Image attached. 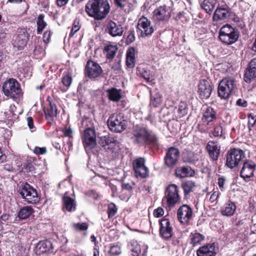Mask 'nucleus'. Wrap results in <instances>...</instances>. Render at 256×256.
I'll list each match as a JSON object with an SVG mask.
<instances>
[{
  "label": "nucleus",
  "instance_id": "obj_1",
  "mask_svg": "<svg viewBox=\"0 0 256 256\" xmlns=\"http://www.w3.org/2000/svg\"><path fill=\"white\" fill-rule=\"evenodd\" d=\"M110 11V6L106 0H89L86 6L88 14L96 20L104 18Z\"/></svg>",
  "mask_w": 256,
  "mask_h": 256
},
{
  "label": "nucleus",
  "instance_id": "obj_2",
  "mask_svg": "<svg viewBox=\"0 0 256 256\" xmlns=\"http://www.w3.org/2000/svg\"><path fill=\"white\" fill-rule=\"evenodd\" d=\"M239 36L238 30L228 24L222 26L219 32L220 40L222 43L227 45L235 43L238 40Z\"/></svg>",
  "mask_w": 256,
  "mask_h": 256
},
{
  "label": "nucleus",
  "instance_id": "obj_3",
  "mask_svg": "<svg viewBox=\"0 0 256 256\" xmlns=\"http://www.w3.org/2000/svg\"><path fill=\"white\" fill-rule=\"evenodd\" d=\"M236 87V82L234 78H226L220 82L218 86V94L221 98L224 100L229 98Z\"/></svg>",
  "mask_w": 256,
  "mask_h": 256
},
{
  "label": "nucleus",
  "instance_id": "obj_4",
  "mask_svg": "<svg viewBox=\"0 0 256 256\" xmlns=\"http://www.w3.org/2000/svg\"><path fill=\"white\" fill-rule=\"evenodd\" d=\"M162 201L166 202V206L170 208L180 203V197L178 194V188L176 184H170L166 187Z\"/></svg>",
  "mask_w": 256,
  "mask_h": 256
},
{
  "label": "nucleus",
  "instance_id": "obj_5",
  "mask_svg": "<svg viewBox=\"0 0 256 256\" xmlns=\"http://www.w3.org/2000/svg\"><path fill=\"white\" fill-rule=\"evenodd\" d=\"M108 126L110 130L116 132H122L126 128V121L122 114L114 113L111 114L108 120Z\"/></svg>",
  "mask_w": 256,
  "mask_h": 256
},
{
  "label": "nucleus",
  "instance_id": "obj_6",
  "mask_svg": "<svg viewBox=\"0 0 256 256\" xmlns=\"http://www.w3.org/2000/svg\"><path fill=\"white\" fill-rule=\"evenodd\" d=\"M244 158V153L240 149L233 148L229 150L227 154L226 165L230 168L236 167L242 162Z\"/></svg>",
  "mask_w": 256,
  "mask_h": 256
},
{
  "label": "nucleus",
  "instance_id": "obj_7",
  "mask_svg": "<svg viewBox=\"0 0 256 256\" xmlns=\"http://www.w3.org/2000/svg\"><path fill=\"white\" fill-rule=\"evenodd\" d=\"M20 194L24 200L28 204H36L40 200L36 190L27 183L22 186Z\"/></svg>",
  "mask_w": 256,
  "mask_h": 256
},
{
  "label": "nucleus",
  "instance_id": "obj_8",
  "mask_svg": "<svg viewBox=\"0 0 256 256\" xmlns=\"http://www.w3.org/2000/svg\"><path fill=\"white\" fill-rule=\"evenodd\" d=\"M2 90L4 95L11 98H15L21 92L18 82L14 78L5 82L2 86Z\"/></svg>",
  "mask_w": 256,
  "mask_h": 256
},
{
  "label": "nucleus",
  "instance_id": "obj_9",
  "mask_svg": "<svg viewBox=\"0 0 256 256\" xmlns=\"http://www.w3.org/2000/svg\"><path fill=\"white\" fill-rule=\"evenodd\" d=\"M82 142L86 152L88 153L96 146V136L95 130L92 128H86L82 136Z\"/></svg>",
  "mask_w": 256,
  "mask_h": 256
},
{
  "label": "nucleus",
  "instance_id": "obj_10",
  "mask_svg": "<svg viewBox=\"0 0 256 256\" xmlns=\"http://www.w3.org/2000/svg\"><path fill=\"white\" fill-rule=\"evenodd\" d=\"M180 155V151L177 148L174 147L170 148L167 150L164 158L165 165L169 168H173L176 165Z\"/></svg>",
  "mask_w": 256,
  "mask_h": 256
},
{
  "label": "nucleus",
  "instance_id": "obj_11",
  "mask_svg": "<svg viewBox=\"0 0 256 256\" xmlns=\"http://www.w3.org/2000/svg\"><path fill=\"white\" fill-rule=\"evenodd\" d=\"M192 210L189 206L184 204L180 207L178 210V220L180 223L186 224L192 218Z\"/></svg>",
  "mask_w": 256,
  "mask_h": 256
},
{
  "label": "nucleus",
  "instance_id": "obj_12",
  "mask_svg": "<svg viewBox=\"0 0 256 256\" xmlns=\"http://www.w3.org/2000/svg\"><path fill=\"white\" fill-rule=\"evenodd\" d=\"M160 234L165 240L170 238L173 234V229L170 221L166 218H162L159 220Z\"/></svg>",
  "mask_w": 256,
  "mask_h": 256
},
{
  "label": "nucleus",
  "instance_id": "obj_13",
  "mask_svg": "<svg viewBox=\"0 0 256 256\" xmlns=\"http://www.w3.org/2000/svg\"><path fill=\"white\" fill-rule=\"evenodd\" d=\"M86 72L90 78H96L100 75L102 70L97 62L92 60H88L86 68Z\"/></svg>",
  "mask_w": 256,
  "mask_h": 256
},
{
  "label": "nucleus",
  "instance_id": "obj_14",
  "mask_svg": "<svg viewBox=\"0 0 256 256\" xmlns=\"http://www.w3.org/2000/svg\"><path fill=\"white\" fill-rule=\"evenodd\" d=\"M256 168V164L250 160L244 162L240 171V176L246 181L254 176V172Z\"/></svg>",
  "mask_w": 256,
  "mask_h": 256
},
{
  "label": "nucleus",
  "instance_id": "obj_15",
  "mask_svg": "<svg viewBox=\"0 0 256 256\" xmlns=\"http://www.w3.org/2000/svg\"><path fill=\"white\" fill-rule=\"evenodd\" d=\"M212 92V87L209 82L202 80L200 81L198 86V92L202 99L210 98Z\"/></svg>",
  "mask_w": 256,
  "mask_h": 256
},
{
  "label": "nucleus",
  "instance_id": "obj_16",
  "mask_svg": "<svg viewBox=\"0 0 256 256\" xmlns=\"http://www.w3.org/2000/svg\"><path fill=\"white\" fill-rule=\"evenodd\" d=\"M170 6L164 4L154 10V16L158 20H164L170 17Z\"/></svg>",
  "mask_w": 256,
  "mask_h": 256
},
{
  "label": "nucleus",
  "instance_id": "obj_17",
  "mask_svg": "<svg viewBox=\"0 0 256 256\" xmlns=\"http://www.w3.org/2000/svg\"><path fill=\"white\" fill-rule=\"evenodd\" d=\"M206 149L210 158L213 160H216L218 159L220 154V146L218 145L216 142H209L206 145Z\"/></svg>",
  "mask_w": 256,
  "mask_h": 256
},
{
  "label": "nucleus",
  "instance_id": "obj_18",
  "mask_svg": "<svg viewBox=\"0 0 256 256\" xmlns=\"http://www.w3.org/2000/svg\"><path fill=\"white\" fill-rule=\"evenodd\" d=\"M232 11L228 8H218L215 10L212 19L214 20H224L230 17Z\"/></svg>",
  "mask_w": 256,
  "mask_h": 256
},
{
  "label": "nucleus",
  "instance_id": "obj_19",
  "mask_svg": "<svg viewBox=\"0 0 256 256\" xmlns=\"http://www.w3.org/2000/svg\"><path fill=\"white\" fill-rule=\"evenodd\" d=\"M216 119V112L214 108L208 107L204 110L202 114V121L203 122L208 124L214 122Z\"/></svg>",
  "mask_w": 256,
  "mask_h": 256
},
{
  "label": "nucleus",
  "instance_id": "obj_20",
  "mask_svg": "<svg viewBox=\"0 0 256 256\" xmlns=\"http://www.w3.org/2000/svg\"><path fill=\"white\" fill-rule=\"evenodd\" d=\"M133 168L135 176L137 178H144V159L138 158L133 162Z\"/></svg>",
  "mask_w": 256,
  "mask_h": 256
},
{
  "label": "nucleus",
  "instance_id": "obj_21",
  "mask_svg": "<svg viewBox=\"0 0 256 256\" xmlns=\"http://www.w3.org/2000/svg\"><path fill=\"white\" fill-rule=\"evenodd\" d=\"M175 173L176 177L180 178L192 176L195 174L194 170L189 166L178 167L176 169Z\"/></svg>",
  "mask_w": 256,
  "mask_h": 256
},
{
  "label": "nucleus",
  "instance_id": "obj_22",
  "mask_svg": "<svg viewBox=\"0 0 256 256\" xmlns=\"http://www.w3.org/2000/svg\"><path fill=\"white\" fill-rule=\"evenodd\" d=\"M28 39L27 34L24 31L20 32L14 40V46L17 47L19 50L22 49L26 46Z\"/></svg>",
  "mask_w": 256,
  "mask_h": 256
},
{
  "label": "nucleus",
  "instance_id": "obj_23",
  "mask_svg": "<svg viewBox=\"0 0 256 256\" xmlns=\"http://www.w3.org/2000/svg\"><path fill=\"white\" fill-rule=\"evenodd\" d=\"M216 254L214 244L200 248L197 251L198 256H214Z\"/></svg>",
  "mask_w": 256,
  "mask_h": 256
},
{
  "label": "nucleus",
  "instance_id": "obj_24",
  "mask_svg": "<svg viewBox=\"0 0 256 256\" xmlns=\"http://www.w3.org/2000/svg\"><path fill=\"white\" fill-rule=\"evenodd\" d=\"M107 27L109 34L112 36H120L122 34V28L114 22H109Z\"/></svg>",
  "mask_w": 256,
  "mask_h": 256
},
{
  "label": "nucleus",
  "instance_id": "obj_25",
  "mask_svg": "<svg viewBox=\"0 0 256 256\" xmlns=\"http://www.w3.org/2000/svg\"><path fill=\"white\" fill-rule=\"evenodd\" d=\"M36 250L38 254L50 252L52 249V244L50 240L40 241L36 246Z\"/></svg>",
  "mask_w": 256,
  "mask_h": 256
},
{
  "label": "nucleus",
  "instance_id": "obj_26",
  "mask_svg": "<svg viewBox=\"0 0 256 256\" xmlns=\"http://www.w3.org/2000/svg\"><path fill=\"white\" fill-rule=\"evenodd\" d=\"M236 210V206L231 201H228L221 208L223 216H231L233 215Z\"/></svg>",
  "mask_w": 256,
  "mask_h": 256
},
{
  "label": "nucleus",
  "instance_id": "obj_27",
  "mask_svg": "<svg viewBox=\"0 0 256 256\" xmlns=\"http://www.w3.org/2000/svg\"><path fill=\"white\" fill-rule=\"evenodd\" d=\"M58 109L55 104L50 102V106L44 110L46 119L50 123L53 120V118L56 116Z\"/></svg>",
  "mask_w": 256,
  "mask_h": 256
},
{
  "label": "nucleus",
  "instance_id": "obj_28",
  "mask_svg": "<svg viewBox=\"0 0 256 256\" xmlns=\"http://www.w3.org/2000/svg\"><path fill=\"white\" fill-rule=\"evenodd\" d=\"M34 212V210L30 206H23L19 210L18 216L20 220H25L29 218Z\"/></svg>",
  "mask_w": 256,
  "mask_h": 256
},
{
  "label": "nucleus",
  "instance_id": "obj_29",
  "mask_svg": "<svg viewBox=\"0 0 256 256\" xmlns=\"http://www.w3.org/2000/svg\"><path fill=\"white\" fill-rule=\"evenodd\" d=\"M64 208L68 212L74 211L76 209L75 200L70 197L64 196L63 198Z\"/></svg>",
  "mask_w": 256,
  "mask_h": 256
},
{
  "label": "nucleus",
  "instance_id": "obj_30",
  "mask_svg": "<svg viewBox=\"0 0 256 256\" xmlns=\"http://www.w3.org/2000/svg\"><path fill=\"white\" fill-rule=\"evenodd\" d=\"M135 50L134 48H128L126 52V64L128 67L132 68L134 66Z\"/></svg>",
  "mask_w": 256,
  "mask_h": 256
},
{
  "label": "nucleus",
  "instance_id": "obj_31",
  "mask_svg": "<svg viewBox=\"0 0 256 256\" xmlns=\"http://www.w3.org/2000/svg\"><path fill=\"white\" fill-rule=\"evenodd\" d=\"M134 140L138 143H142L144 141V128L136 126L134 131Z\"/></svg>",
  "mask_w": 256,
  "mask_h": 256
},
{
  "label": "nucleus",
  "instance_id": "obj_32",
  "mask_svg": "<svg viewBox=\"0 0 256 256\" xmlns=\"http://www.w3.org/2000/svg\"><path fill=\"white\" fill-rule=\"evenodd\" d=\"M147 88L150 90V104L156 107L162 102V97L156 90L152 92L151 88H150L148 86Z\"/></svg>",
  "mask_w": 256,
  "mask_h": 256
},
{
  "label": "nucleus",
  "instance_id": "obj_33",
  "mask_svg": "<svg viewBox=\"0 0 256 256\" xmlns=\"http://www.w3.org/2000/svg\"><path fill=\"white\" fill-rule=\"evenodd\" d=\"M117 51V48L112 44L106 45L104 49V53L108 59H112L114 58Z\"/></svg>",
  "mask_w": 256,
  "mask_h": 256
},
{
  "label": "nucleus",
  "instance_id": "obj_34",
  "mask_svg": "<svg viewBox=\"0 0 256 256\" xmlns=\"http://www.w3.org/2000/svg\"><path fill=\"white\" fill-rule=\"evenodd\" d=\"M145 144L148 143L153 146H158V140L155 134L150 131H148L145 129Z\"/></svg>",
  "mask_w": 256,
  "mask_h": 256
},
{
  "label": "nucleus",
  "instance_id": "obj_35",
  "mask_svg": "<svg viewBox=\"0 0 256 256\" xmlns=\"http://www.w3.org/2000/svg\"><path fill=\"white\" fill-rule=\"evenodd\" d=\"M216 0H204L201 4V6L206 12L211 14L216 4Z\"/></svg>",
  "mask_w": 256,
  "mask_h": 256
},
{
  "label": "nucleus",
  "instance_id": "obj_36",
  "mask_svg": "<svg viewBox=\"0 0 256 256\" xmlns=\"http://www.w3.org/2000/svg\"><path fill=\"white\" fill-rule=\"evenodd\" d=\"M182 186L184 190V195H186L193 190L196 186V184L195 182L192 180H186L182 184Z\"/></svg>",
  "mask_w": 256,
  "mask_h": 256
},
{
  "label": "nucleus",
  "instance_id": "obj_37",
  "mask_svg": "<svg viewBox=\"0 0 256 256\" xmlns=\"http://www.w3.org/2000/svg\"><path fill=\"white\" fill-rule=\"evenodd\" d=\"M110 100L114 102L118 101L122 98L120 90L115 88L108 90Z\"/></svg>",
  "mask_w": 256,
  "mask_h": 256
},
{
  "label": "nucleus",
  "instance_id": "obj_38",
  "mask_svg": "<svg viewBox=\"0 0 256 256\" xmlns=\"http://www.w3.org/2000/svg\"><path fill=\"white\" fill-rule=\"evenodd\" d=\"M36 25L38 34H40L47 25L46 22L44 20V16L43 14L38 16L37 18Z\"/></svg>",
  "mask_w": 256,
  "mask_h": 256
},
{
  "label": "nucleus",
  "instance_id": "obj_39",
  "mask_svg": "<svg viewBox=\"0 0 256 256\" xmlns=\"http://www.w3.org/2000/svg\"><path fill=\"white\" fill-rule=\"evenodd\" d=\"M134 256H138L141 252V248L137 241L132 240L129 246Z\"/></svg>",
  "mask_w": 256,
  "mask_h": 256
},
{
  "label": "nucleus",
  "instance_id": "obj_40",
  "mask_svg": "<svg viewBox=\"0 0 256 256\" xmlns=\"http://www.w3.org/2000/svg\"><path fill=\"white\" fill-rule=\"evenodd\" d=\"M256 78V71L250 70L248 68L244 74V80L246 82L250 83L252 80Z\"/></svg>",
  "mask_w": 256,
  "mask_h": 256
},
{
  "label": "nucleus",
  "instance_id": "obj_41",
  "mask_svg": "<svg viewBox=\"0 0 256 256\" xmlns=\"http://www.w3.org/2000/svg\"><path fill=\"white\" fill-rule=\"evenodd\" d=\"M256 78V71L250 70L248 68L244 74V80L246 82L250 83L252 80Z\"/></svg>",
  "mask_w": 256,
  "mask_h": 256
},
{
  "label": "nucleus",
  "instance_id": "obj_42",
  "mask_svg": "<svg viewBox=\"0 0 256 256\" xmlns=\"http://www.w3.org/2000/svg\"><path fill=\"white\" fill-rule=\"evenodd\" d=\"M198 160L196 154L194 152H190L184 155L183 157V161L188 164L194 163Z\"/></svg>",
  "mask_w": 256,
  "mask_h": 256
},
{
  "label": "nucleus",
  "instance_id": "obj_43",
  "mask_svg": "<svg viewBox=\"0 0 256 256\" xmlns=\"http://www.w3.org/2000/svg\"><path fill=\"white\" fill-rule=\"evenodd\" d=\"M204 239V236L199 233H194L192 234V237L191 238V244L194 246Z\"/></svg>",
  "mask_w": 256,
  "mask_h": 256
},
{
  "label": "nucleus",
  "instance_id": "obj_44",
  "mask_svg": "<svg viewBox=\"0 0 256 256\" xmlns=\"http://www.w3.org/2000/svg\"><path fill=\"white\" fill-rule=\"evenodd\" d=\"M188 112L187 104L184 102H180L178 105V113L180 118L186 115Z\"/></svg>",
  "mask_w": 256,
  "mask_h": 256
},
{
  "label": "nucleus",
  "instance_id": "obj_45",
  "mask_svg": "<svg viewBox=\"0 0 256 256\" xmlns=\"http://www.w3.org/2000/svg\"><path fill=\"white\" fill-rule=\"evenodd\" d=\"M72 80V76L69 73L64 74L62 78V84L67 88H68L70 86Z\"/></svg>",
  "mask_w": 256,
  "mask_h": 256
},
{
  "label": "nucleus",
  "instance_id": "obj_46",
  "mask_svg": "<svg viewBox=\"0 0 256 256\" xmlns=\"http://www.w3.org/2000/svg\"><path fill=\"white\" fill-rule=\"evenodd\" d=\"M222 128L220 125L216 126L213 130L210 133V137H218L222 135Z\"/></svg>",
  "mask_w": 256,
  "mask_h": 256
},
{
  "label": "nucleus",
  "instance_id": "obj_47",
  "mask_svg": "<svg viewBox=\"0 0 256 256\" xmlns=\"http://www.w3.org/2000/svg\"><path fill=\"white\" fill-rule=\"evenodd\" d=\"M80 27L79 20L76 18L73 22L70 36L72 37L80 30Z\"/></svg>",
  "mask_w": 256,
  "mask_h": 256
},
{
  "label": "nucleus",
  "instance_id": "obj_48",
  "mask_svg": "<svg viewBox=\"0 0 256 256\" xmlns=\"http://www.w3.org/2000/svg\"><path fill=\"white\" fill-rule=\"evenodd\" d=\"M102 143L103 146H108L112 143H114L116 140L113 138L110 137L108 136H105L101 138Z\"/></svg>",
  "mask_w": 256,
  "mask_h": 256
},
{
  "label": "nucleus",
  "instance_id": "obj_49",
  "mask_svg": "<svg viewBox=\"0 0 256 256\" xmlns=\"http://www.w3.org/2000/svg\"><path fill=\"white\" fill-rule=\"evenodd\" d=\"M154 28L150 24V21L145 18V36L151 34L154 32Z\"/></svg>",
  "mask_w": 256,
  "mask_h": 256
},
{
  "label": "nucleus",
  "instance_id": "obj_50",
  "mask_svg": "<svg viewBox=\"0 0 256 256\" xmlns=\"http://www.w3.org/2000/svg\"><path fill=\"white\" fill-rule=\"evenodd\" d=\"M117 208L114 203H110L108 206V218L114 216L117 212Z\"/></svg>",
  "mask_w": 256,
  "mask_h": 256
},
{
  "label": "nucleus",
  "instance_id": "obj_51",
  "mask_svg": "<svg viewBox=\"0 0 256 256\" xmlns=\"http://www.w3.org/2000/svg\"><path fill=\"white\" fill-rule=\"evenodd\" d=\"M122 190L124 192H128V196L126 198H124V200L128 199L130 196V195L131 190H132V186L129 184H122Z\"/></svg>",
  "mask_w": 256,
  "mask_h": 256
},
{
  "label": "nucleus",
  "instance_id": "obj_52",
  "mask_svg": "<svg viewBox=\"0 0 256 256\" xmlns=\"http://www.w3.org/2000/svg\"><path fill=\"white\" fill-rule=\"evenodd\" d=\"M73 227L78 230H86L88 228V224L86 222L75 223L73 224Z\"/></svg>",
  "mask_w": 256,
  "mask_h": 256
},
{
  "label": "nucleus",
  "instance_id": "obj_53",
  "mask_svg": "<svg viewBox=\"0 0 256 256\" xmlns=\"http://www.w3.org/2000/svg\"><path fill=\"white\" fill-rule=\"evenodd\" d=\"M33 152L36 155L44 154L46 153L47 150L46 147L35 146Z\"/></svg>",
  "mask_w": 256,
  "mask_h": 256
},
{
  "label": "nucleus",
  "instance_id": "obj_54",
  "mask_svg": "<svg viewBox=\"0 0 256 256\" xmlns=\"http://www.w3.org/2000/svg\"><path fill=\"white\" fill-rule=\"evenodd\" d=\"M110 252L114 256H117L121 253L120 247L117 245H113L110 246Z\"/></svg>",
  "mask_w": 256,
  "mask_h": 256
},
{
  "label": "nucleus",
  "instance_id": "obj_55",
  "mask_svg": "<svg viewBox=\"0 0 256 256\" xmlns=\"http://www.w3.org/2000/svg\"><path fill=\"white\" fill-rule=\"evenodd\" d=\"M137 28L140 32V36H143L142 30L144 29V16H142L141 18H140L138 25Z\"/></svg>",
  "mask_w": 256,
  "mask_h": 256
},
{
  "label": "nucleus",
  "instance_id": "obj_56",
  "mask_svg": "<svg viewBox=\"0 0 256 256\" xmlns=\"http://www.w3.org/2000/svg\"><path fill=\"white\" fill-rule=\"evenodd\" d=\"M248 126L249 128H252L254 126L256 122V118L252 114H250L248 116Z\"/></svg>",
  "mask_w": 256,
  "mask_h": 256
},
{
  "label": "nucleus",
  "instance_id": "obj_57",
  "mask_svg": "<svg viewBox=\"0 0 256 256\" xmlns=\"http://www.w3.org/2000/svg\"><path fill=\"white\" fill-rule=\"evenodd\" d=\"M220 194V193L218 190H214L210 198V202H214L216 200L219 196Z\"/></svg>",
  "mask_w": 256,
  "mask_h": 256
},
{
  "label": "nucleus",
  "instance_id": "obj_58",
  "mask_svg": "<svg viewBox=\"0 0 256 256\" xmlns=\"http://www.w3.org/2000/svg\"><path fill=\"white\" fill-rule=\"evenodd\" d=\"M63 134L64 136L69 138L72 137V130L70 127H65L62 130Z\"/></svg>",
  "mask_w": 256,
  "mask_h": 256
},
{
  "label": "nucleus",
  "instance_id": "obj_59",
  "mask_svg": "<svg viewBox=\"0 0 256 256\" xmlns=\"http://www.w3.org/2000/svg\"><path fill=\"white\" fill-rule=\"evenodd\" d=\"M28 125L31 132H34L36 130V128L34 126L32 118L31 117L27 118Z\"/></svg>",
  "mask_w": 256,
  "mask_h": 256
},
{
  "label": "nucleus",
  "instance_id": "obj_60",
  "mask_svg": "<svg viewBox=\"0 0 256 256\" xmlns=\"http://www.w3.org/2000/svg\"><path fill=\"white\" fill-rule=\"evenodd\" d=\"M164 214V211L161 208H158L154 210V216L157 218L162 216Z\"/></svg>",
  "mask_w": 256,
  "mask_h": 256
},
{
  "label": "nucleus",
  "instance_id": "obj_61",
  "mask_svg": "<svg viewBox=\"0 0 256 256\" xmlns=\"http://www.w3.org/2000/svg\"><path fill=\"white\" fill-rule=\"evenodd\" d=\"M50 31H46L43 34V40L45 43H48L50 38Z\"/></svg>",
  "mask_w": 256,
  "mask_h": 256
},
{
  "label": "nucleus",
  "instance_id": "obj_62",
  "mask_svg": "<svg viewBox=\"0 0 256 256\" xmlns=\"http://www.w3.org/2000/svg\"><path fill=\"white\" fill-rule=\"evenodd\" d=\"M248 68L256 71V58H253L250 60Z\"/></svg>",
  "mask_w": 256,
  "mask_h": 256
},
{
  "label": "nucleus",
  "instance_id": "obj_63",
  "mask_svg": "<svg viewBox=\"0 0 256 256\" xmlns=\"http://www.w3.org/2000/svg\"><path fill=\"white\" fill-rule=\"evenodd\" d=\"M135 40L134 34L132 32H130L127 36L126 42L128 44L133 42Z\"/></svg>",
  "mask_w": 256,
  "mask_h": 256
},
{
  "label": "nucleus",
  "instance_id": "obj_64",
  "mask_svg": "<svg viewBox=\"0 0 256 256\" xmlns=\"http://www.w3.org/2000/svg\"><path fill=\"white\" fill-rule=\"evenodd\" d=\"M114 2L118 7L122 8H124L126 4L124 0H114Z\"/></svg>",
  "mask_w": 256,
  "mask_h": 256
}]
</instances>
